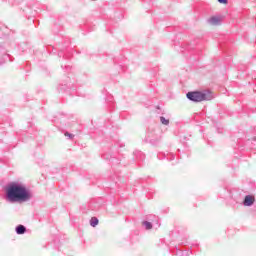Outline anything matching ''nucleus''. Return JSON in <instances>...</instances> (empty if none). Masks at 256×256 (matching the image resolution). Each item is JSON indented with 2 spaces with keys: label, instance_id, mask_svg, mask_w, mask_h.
Returning a JSON list of instances; mask_svg holds the SVG:
<instances>
[{
  "label": "nucleus",
  "instance_id": "1",
  "mask_svg": "<svg viewBox=\"0 0 256 256\" xmlns=\"http://www.w3.org/2000/svg\"><path fill=\"white\" fill-rule=\"evenodd\" d=\"M32 197L31 191L18 182H12L6 187V201L9 203H25Z\"/></svg>",
  "mask_w": 256,
  "mask_h": 256
},
{
  "label": "nucleus",
  "instance_id": "2",
  "mask_svg": "<svg viewBox=\"0 0 256 256\" xmlns=\"http://www.w3.org/2000/svg\"><path fill=\"white\" fill-rule=\"evenodd\" d=\"M186 97L189 101L193 103H201L203 101H211L213 99V95L211 92H201V91H192L186 94Z\"/></svg>",
  "mask_w": 256,
  "mask_h": 256
},
{
  "label": "nucleus",
  "instance_id": "3",
  "mask_svg": "<svg viewBox=\"0 0 256 256\" xmlns=\"http://www.w3.org/2000/svg\"><path fill=\"white\" fill-rule=\"evenodd\" d=\"M146 143H150V145H159L161 142V135H159L154 130H149L145 137Z\"/></svg>",
  "mask_w": 256,
  "mask_h": 256
},
{
  "label": "nucleus",
  "instance_id": "4",
  "mask_svg": "<svg viewBox=\"0 0 256 256\" xmlns=\"http://www.w3.org/2000/svg\"><path fill=\"white\" fill-rule=\"evenodd\" d=\"M253 203H255V197H253L251 195L245 196L244 201H243V205L245 207H251V205H253Z\"/></svg>",
  "mask_w": 256,
  "mask_h": 256
},
{
  "label": "nucleus",
  "instance_id": "5",
  "mask_svg": "<svg viewBox=\"0 0 256 256\" xmlns=\"http://www.w3.org/2000/svg\"><path fill=\"white\" fill-rule=\"evenodd\" d=\"M15 231L17 235H25V233H27V227H25L22 224H19L18 226H16Z\"/></svg>",
  "mask_w": 256,
  "mask_h": 256
},
{
  "label": "nucleus",
  "instance_id": "6",
  "mask_svg": "<svg viewBox=\"0 0 256 256\" xmlns=\"http://www.w3.org/2000/svg\"><path fill=\"white\" fill-rule=\"evenodd\" d=\"M208 23H210V25H220L221 24V18H219L217 16H213L210 19H208Z\"/></svg>",
  "mask_w": 256,
  "mask_h": 256
},
{
  "label": "nucleus",
  "instance_id": "7",
  "mask_svg": "<svg viewBox=\"0 0 256 256\" xmlns=\"http://www.w3.org/2000/svg\"><path fill=\"white\" fill-rule=\"evenodd\" d=\"M152 225L155 229H159V227H161V221L159 220V217L154 216V220L152 221Z\"/></svg>",
  "mask_w": 256,
  "mask_h": 256
},
{
  "label": "nucleus",
  "instance_id": "8",
  "mask_svg": "<svg viewBox=\"0 0 256 256\" xmlns=\"http://www.w3.org/2000/svg\"><path fill=\"white\" fill-rule=\"evenodd\" d=\"M91 227H97L99 225V219L97 217H92L90 220Z\"/></svg>",
  "mask_w": 256,
  "mask_h": 256
},
{
  "label": "nucleus",
  "instance_id": "9",
  "mask_svg": "<svg viewBox=\"0 0 256 256\" xmlns=\"http://www.w3.org/2000/svg\"><path fill=\"white\" fill-rule=\"evenodd\" d=\"M143 225H144V227H145V229L147 230V231H149L150 229H153V223L152 222H149V221H144L143 222Z\"/></svg>",
  "mask_w": 256,
  "mask_h": 256
},
{
  "label": "nucleus",
  "instance_id": "10",
  "mask_svg": "<svg viewBox=\"0 0 256 256\" xmlns=\"http://www.w3.org/2000/svg\"><path fill=\"white\" fill-rule=\"evenodd\" d=\"M165 159H167V161H174L175 160V154L173 153H167L164 154Z\"/></svg>",
  "mask_w": 256,
  "mask_h": 256
},
{
  "label": "nucleus",
  "instance_id": "11",
  "mask_svg": "<svg viewBox=\"0 0 256 256\" xmlns=\"http://www.w3.org/2000/svg\"><path fill=\"white\" fill-rule=\"evenodd\" d=\"M174 256H189V254H187V252H183L181 249H176Z\"/></svg>",
  "mask_w": 256,
  "mask_h": 256
},
{
  "label": "nucleus",
  "instance_id": "12",
  "mask_svg": "<svg viewBox=\"0 0 256 256\" xmlns=\"http://www.w3.org/2000/svg\"><path fill=\"white\" fill-rule=\"evenodd\" d=\"M135 155L137 156L138 159H140L141 161H143V159H145V154H143V152L141 151H136L134 152Z\"/></svg>",
  "mask_w": 256,
  "mask_h": 256
},
{
  "label": "nucleus",
  "instance_id": "13",
  "mask_svg": "<svg viewBox=\"0 0 256 256\" xmlns=\"http://www.w3.org/2000/svg\"><path fill=\"white\" fill-rule=\"evenodd\" d=\"M160 122L162 123V125H169V119H166L164 116L160 117Z\"/></svg>",
  "mask_w": 256,
  "mask_h": 256
},
{
  "label": "nucleus",
  "instance_id": "14",
  "mask_svg": "<svg viewBox=\"0 0 256 256\" xmlns=\"http://www.w3.org/2000/svg\"><path fill=\"white\" fill-rule=\"evenodd\" d=\"M65 137H69V139H73V137H75L73 134L69 133V132H65Z\"/></svg>",
  "mask_w": 256,
  "mask_h": 256
},
{
  "label": "nucleus",
  "instance_id": "15",
  "mask_svg": "<svg viewBox=\"0 0 256 256\" xmlns=\"http://www.w3.org/2000/svg\"><path fill=\"white\" fill-rule=\"evenodd\" d=\"M229 0H218V3H221L222 5H227Z\"/></svg>",
  "mask_w": 256,
  "mask_h": 256
},
{
  "label": "nucleus",
  "instance_id": "16",
  "mask_svg": "<svg viewBox=\"0 0 256 256\" xmlns=\"http://www.w3.org/2000/svg\"><path fill=\"white\" fill-rule=\"evenodd\" d=\"M65 69L69 71V69H71V66H65Z\"/></svg>",
  "mask_w": 256,
  "mask_h": 256
},
{
  "label": "nucleus",
  "instance_id": "17",
  "mask_svg": "<svg viewBox=\"0 0 256 256\" xmlns=\"http://www.w3.org/2000/svg\"><path fill=\"white\" fill-rule=\"evenodd\" d=\"M62 69H63V65H61Z\"/></svg>",
  "mask_w": 256,
  "mask_h": 256
}]
</instances>
